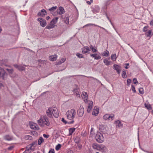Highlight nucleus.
I'll list each match as a JSON object with an SVG mask.
<instances>
[{"mask_svg":"<svg viewBox=\"0 0 153 153\" xmlns=\"http://www.w3.org/2000/svg\"><path fill=\"white\" fill-rule=\"evenodd\" d=\"M57 56L56 55H52L49 57V59L50 60L53 61L56 60Z\"/></svg>","mask_w":153,"mask_h":153,"instance_id":"25","label":"nucleus"},{"mask_svg":"<svg viewBox=\"0 0 153 153\" xmlns=\"http://www.w3.org/2000/svg\"><path fill=\"white\" fill-rule=\"evenodd\" d=\"M133 81L134 83L137 85L138 84V82L137 81V79L136 78H134L133 79Z\"/></svg>","mask_w":153,"mask_h":153,"instance_id":"45","label":"nucleus"},{"mask_svg":"<svg viewBox=\"0 0 153 153\" xmlns=\"http://www.w3.org/2000/svg\"><path fill=\"white\" fill-rule=\"evenodd\" d=\"M90 48L91 50L93 53H96L97 52V48L96 47H93L92 45H91L90 46Z\"/></svg>","mask_w":153,"mask_h":153,"instance_id":"24","label":"nucleus"},{"mask_svg":"<svg viewBox=\"0 0 153 153\" xmlns=\"http://www.w3.org/2000/svg\"><path fill=\"white\" fill-rule=\"evenodd\" d=\"M111 59L113 61H115L116 60V54H114L111 55Z\"/></svg>","mask_w":153,"mask_h":153,"instance_id":"39","label":"nucleus"},{"mask_svg":"<svg viewBox=\"0 0 153 153\" xmlns=\"http://www.w3.org/2000/svg\"><path fill=\"white\" fill-rule=\"evenodd\" d=\"M76 114L75 110L74 109H71L68 111L66 114L67 118L69 120H72L74 118Z\"/></svg>","mask_w":153,"mask_h":153,"instance_id":"2","label":"nucleus"},{"mask_svg":"<svg viewBox=\"0 0 153 153\" xmlns=\"http://www.w3.org/2000/svg\"><path fill=\"white\" fill-rule=\"evenodd\" d=\"M62 63L61 62V61H59L58 62H57L56 63V65H58L62 64Z\"/></svg>","mask_w":153,"mask_h":153,"instance_id":"52","label":"nucleus"},{"mask_svg":"<svg viewBox=\"0 0 153 153\" xmlns=\"http://www.w3.org/2000/svg\"><path fill=\"white\" fill-rule=\"evenodd\" d=\"M82 97L85 103L88 102V94L87 93L83 92L82 94Z\"/></svg>","mask_w":153,"mask_h":153,"instance_id":"10","label":"nucleus"},{"mask_svg":"<svg viewBox=\"0 0 153 153\" xmlns=\"http://www.w3.org/2000/svg\"><path fill=\"white\" fill-rule=\"evenodd\" d=\"M150 24L151 25L153 26V19L150 22Z\"/></svg>","mask_w":153,"mask_h":153,"instance_id":"56","label":"nucleus"},{"mask_svg":"<svg viewBox=\"0 0 153 153\" xmlns=\"http://www.w3.org/2000/svg\"><path fill=\"white\" fill-rule=\"evenodd\" d=\"M90 51V49L89 48V47L88 46H85L82 49V52L83 53H86Z\"/></svg>","mask_w":153,"mask_h":153,"instance_id":"15","label":"nucleus"},{"mask_svg":"<svg viewBox=\"0 0 153 153\" xmlns=\"http://www.w3.org/2000/svg\"><path fill=\"white\" fill-rule=\"evenodd\" d=\"M6 70L10 73V74L12 73L13 71V70L12 69H6Z\"/></svg>","mask_w":153,"mask_h":153,"instance_id":"48","label":"nucleus"},{"mask_svg":"<svg viewBox=\"0 0 153 153\" xmlns=\"http://www.w3.org/2000/svg\"><path fill=\"white\" fill-rule=\"evenodd\" d=\"M103 118L105 120H112L114 118V115H110L109 114H106L103 116Z\"/></svg>","mask_w":153,"mask_h":153,"instance_id":"5","label":"nucleus"},{"mask_svg":"<svg viewBox=\"0 0 153 153\" xmlns=\"http://www.w3.org/2000/svg\"><path fill=\"white\" fill-rule=\"evenodd\" d=\"M52 108V114L55 117H58L59 116V113L57 108L55 107Z\"/></svg>","mask_w":153,"mask_h":153,"instance_id":"4","label":"nucleus"},{"mask_svg":"<svg viewBox=\"0 0 153 153\" xmlns=\"http://www.w3.org/2000/svg\"><path fill=\"white\" fill-rule=\"evenodd\" d=\"M38 124L41 126H49L50 123L49 122L47 117L45 115H42L40 119L37 120Z\"/></svg>","mask_w":153,"mask_h":153,"instance_id":"1","label":"nucleus"},{"mask_svg":"<svg viewBox=\"0 0 153 153\" xmlns=\"http://www.w3.org/2000/svg\"><path fill=\"white\" fill-rule=\"evenodd\" d=\"M99 113V109L97 107H94L93 111V115L96 116Z\"/></svg>","mask_w":153,"mask_h":153,"instance_id":"16","label":"nucleus"},{"mask_svg":"<svg viewBox=\"0 0 153 153\" xmlns=\"http://www.w3.org/2000/svg\"><path fill=\"white\" fill-rule=\"evenodd\" d=\"M126 66H127L128 65H129V64L128 63H126Z\"/></svg>","mask_w":153,"mask_h":153,"instance_id":"64","label":"nucleus"},{"mask_svg":"<svg viewBox=\"0 0 153 153\" xmlns=\"http://www.w3.org/2000/svg\"><path fill=\"white\" fill-rule=\"evenodd\" d=\"M62 121L65 124H66L67 123L68 124H72L74 122V121L72 120L71 121L68 122H67L65 121L64 119L63 118L62 119Z\"/></svg>","mask_w":153,"mask_h":153,"instance_id":"30","label":"nucleus"},{"mask_svg":"<svg viewBox=\"0 0 153 153\" xmlns=\"http://www.w3.org/2000/svg\"><path fill=\"white\" fill-rule=\"evenodd\" d=\"M48 153H54V150L53 149H51L49 152Z\"/></svg>","mask_w":153,"mask_h":153,"instance_id":"49","label":"nucleus"},{"mask_svg":"<svg viewBox=\"0 0 153 153\" xmlns=\"http://www.w3.org/2000/svg\"><path fill=\"white\" fill-rule=\"evenodd\" d=\"M147 28V26H145L143 28V31L144 32H146L147 31V30H146Z\"/></svg>","mask_w":153,"mask_h":153,"instance_id":"53","label":"nucleus"},{"mask_svg":"<svg viewBox=\"0 0 153 153\" xmlns=\"http://www.w3.org/2000/svg\"><path fill=\"white\" fill-rule=\"evenodd\" d=\"M7 76H6L5 77V78H4V79H5L6 78ZM0 78H1L3 79V78H2V77H1V76H0ZM2 86H3V85L2 84L0 83V88H1V87Z\"/></svg>","mask_w":153,"mask_h":153,"instance_id":"55","label":"nucleus"},{"mask_svg":"<svg viewBox=\"0 0 153 153\" xmlns=\"http://www.w3.org/2000/svg\"><path fill=\"white\" fill-rule=\"evenodd\" d=\"M84 109L82 105H80L79 109L77 111V114L79 117H82L83 114Z\"/></svg>","mask_w":153,"mask_h":153,"instance_id":"7","label":"nucleus"},{"mask_svg":"<svg viewBox=\"0 0 153 153\" xmlns=\"http://www.w3.org/2000/svg\"><path fill=\"white\" fill-rule=\"evenodd\" d=\"M44 142V140L43 138L42 137H40L38 141V144L39 145L41 144L42 143Z\"/></svg>","mask_w":153,"mask_h":153,"instance_id":"31","label":"nucleus"},{"mask_svg":"<svg viewBox=\"0 0 153 153\" xmlns=\"http://www.w3.org/2000/svg\"><path fill=\"white\" fill-rule=\"evenodd\" d=\"M127 85L129 86L130 85V83L131 82V80L130 79H128L127 81Z\"/></svg>","mask_w":153,"mask_h":153,"instance_id":"46","label":"nucleus"},{"mask_svg":"<svg viewBox=\"0 0 153 153\" xmlns=\"http://www.w3.org/2000/svg\"><path fill=\"white\" fill-rule=\"evenodd\" d=\"M37 20L40 22V25L42 27H45L46 25V21L42 18H40L38 19Z\"/></svg>","mask_w":153,"mask_h":153,"instance_id":"6","label":"nucleus"},{"mask_svg":"<svg viewBox=\"0 0 153 153\" xmlns=\"http://www.w3.org/2000/svg\"><path fill=\"white\" fill-rule=\"evenodd\" d=\"M4 139L6 140L10 141L13 140V137L10 135H7L4 136Z\"/></svg>","mask_w":153,"mask_h":153,"instance_id":"21","label":"nucleus"},{"mask_svg":"<svg viewBox=\"0 0 153 153\" xmlns=\"http://www.w3.org/2000/svg\"><path fill=\"white\" fill-rule=\"evenodd\" d=\"M55 26V25L53 23L51 22L50 23L49 25H48L46 27V28L48 29H50L52 28H53Z\"/></svg>","mask_w":153,"mask_h":153,"instance_id":"19","label":"nucleus"},{"mask_svg":"<svg viewBox=\"0 0 153 153\" xmlns=\"http://www.w3.org/2000/svg\"><path fill=\"white\" fill-rule=\"evenodd\" d=\"M46 15H47L46 10L44 9H43L38 13L37 15L39 16H43Z\"/></svg>","mask_w":153,"mask_h":153,"instance_id":"11","label":"nucleus"},{"mask_svg":"<svg viewBox=\"0 0 153 153\" xmlns=\"http://www.w3.org/2000/svg\"><path fill=\"white\" fill-rule=\"evenodd\" d=\"M99 145V144L97 143H94L92 147L94 149L98 150Z\"/></svg>","mask_w":153,"mask_h":153,"instance_id":"32","label":"nucleus"},{"mask_svg":"<svg viewBox=\"0 0 153 153\" xmlns=\"http://www.w3.org/2000/svg\"><path fill=\"white\" fill-rule=\"evenodd\" d=\"M145 107L148 109L149 110H151L152 109V107L150 104H144Z\"/></svg>","mask_w":153,"mask_h":153,"instance_id":"27","label":"nucleus"},{"mask_svg":"<svg viewBox=\"0 0 153 153\" xmlns=\"http://www.w3.org/2000/svg\"><path fill=\"white\" fill-rule=\"evenodd\" d=\"M122 77L124 78H126V77L127 76L126 75V73L125 71H122Z\"/></svg>","mask_w":153,"mask_h":153,"instance_id":"40","label":"nucleus"},{"mask_svg":"<svg viewBox=\"0 0 153 153\" xmlns=\"http://www.w3.org/2000/svg\"><path fill=\"white\" fill-rule=\"evenodd\" d=\"M57 8V6L53 7L49 9V10L50 12H53L55 11Z\"/></svg>","mask_w":153,"mask_h":153,"instance_id":"34","label":"nucleus"},{"mask_svg":"<svg viewBox=\"0 0 153 153\" xmlns=\"http://www.w3.org/2000/svg\"><path fill=\"white\" fill-rule=\"evenodd\" d=\"M115 123L116 124L117 127H122L123 126V124L119 120L116 121L115 122Z\"/></svg>","mask_w":153,"mask_h":153,"instance_id":"22","label":"nucleus"},{"mask_svg":"<svg viewBox=\"0 0 153 153\" xmlns=\"http://www.w3.org/2000/svg\"><path fill=\"white\" fill-rule=\"evenodd\" d=\"M103 62L106 65H108L110 64L111 62L108 60L107 59H104L103 60Z\"/></svg>","mask_w":153,"mask_h":153,"instance_id":"29","label":"nucleus"},{"mask_svg":"<svg viewBox=\"0 0 153 153\" xmlns=\"http://www.w3.org/2000/svg\"><path fill=\"white\" fill-rule=\"evenodd\" d=\"M97 27H100V28H101L102 29H103V30H105V29L104 28H103V27H100V26H98V25H97Z\"/></svg>","mask_w":153,"mask_h":153,"instance_id":"59","label":"nucleus"},{"mask_svg":"<svg viewBox=\"0 0 153 153\" xmlns=\"http://www.w3.org/2000/svg\"><path fill=\"white\" fill-rule=\"evenodd\" d=\"M93 103V102L92 101L89 102L87 108V111L88 113H89L92 109Z\"/></svg>","mask_w":153,"mask_h":153,"instance_id":"14","label":"nucleus"},{"mask_svg":"<svg viewBox=\"0 0 153 153\" xmlns=\"http://www.w3.org/2000/svg\"><path fill=\"white\" fill-rule=\"evenodd\" d=\"M30 127L31 129L35 130H39V127L37 124L33 122H31L30 124Z\"/></svg>","mask_w":153,"mask_h":153,"instance_id":"9","label":"nucleus"},{"mask_svg":"<svg viewBox=\"0 0 153 153\" xmlns=\"http://www.w3.org/2000/svg\"><path fill=\"white\" fill-rule=\"evenodd\" d=\"M145 34L147 37L151 38L152 36L153 33H152V30H150L147 32Z\"/></svg>","mask_w":153,"mask_h":153,"instance_id":"20","label":"nucleus"},{"mask_svg":"<svg viewBox=\"0 0 153 153\" xmlns=\"http://www.w3.org/2000/svg\"><path fill=\"white\" fill-rule=\"evenodd\" d=\"M25 138L27 140H31L32 139V136L29 135H26L25 136Z\"/></svg>","mask_w":153,"mask_h":153,"instance_id":"37","label":"nucleus"},{"mask_svg":"<svg viewBox=\"0 0 153 153\" xmlns=\"http://www.w3.org/2000/svg\"><path fill=\"white\" fill-rule=\"evenodd\" d=\"M74 93L75 94V95L78 97H80V95L79 94V92L77 91V89H75L74 91Z\"/></svg>","mask_w":153,"mask_h":153,"instance_id":"35","label":"nucleus"},{"mask_svg":"<svg viewBox=\"0 0 153 153\" xmlns=\"http://www.w3.org/2000/svg\"><path fill=\"white\" fill-rule=\"evenodd\" d=\"M59 11L58 12V13L60 15L62 14L65 13V10L63 7H60L59 8Z\"/></svg>","mask_w":153,"mask_h":153,"instance_id":"23","label":"nucleus"},{"mask_svg":"<svg viewBox=\"0 0 153 153\" xmlns=\"http://www.w3.org/2000/svg\"><path fill=\"white\" fill-rule=\"evenodd\" d=\"M50 18V17L49 16H48L46 17V19L48 20Z\"/></svg>","mask_w":153,"mask_h":153,"instance_id":"60","label":"nucleus"},{"mask_svg":"<svg viewBox=\"0 0 153 153\" xmlns=\"http://www.w3.org/2000/svg\"><path fill=\"white\" fill-rule=\"evenodd\" d=\"M66 60V58H62L61 60V62L62 63L63 62H64Z\"/></svg>","mask_w":153,"mask_h":153,"instance_id":"51","label":"nucleus"},{"mask_svg":"<svg viewBox=\"0 0 153 153\" xmlns=\"http://www.w3.org/2000/svg\"><path fill=\"white\" fill-rule=\"evenodd\" d=\"M106 147L104 145H99L98 150L104 152L106 150Z\"/></svg>","mask_w":153,"mask_h":153,"instance_id":"13","label":"nucleus"},{"mask_svg":"<svg viewBox=\"0 0 153 153\" xmlns=\"http://www.w3.org/2000/svg\"><path fill=\"white\" fill-rule=\"evenodd\" d=\"M58 19V17H56L55 18L53 19L51 22L55 25L57 22Z\"/></svg>","mask_w":153,"mask_h":153,"instance_id":"33","label":"nucleus"},{"mask_svg":"<svg viewBox=\"0 0 153 153\" xmlns=\"http://www.w3.org/2000/svg\"><path fill=\"white\" fill-rule=\"evenodd\" d=\"M86 2H87V3L88 4H91V2L89 1H86Z\"/></svg>","mask_w":153,"mask_h":153,"instance_id":"58","label":"nucleus"},{"mask_svg":"<svg viewBox=\"0 0 153 153\" xmlns=\"http://www.w3.org/2000/svg\"><path fill=\"white\" fill-rule=\"evenodd\" d=\"M95 139L97 142L100 143H102L104 140V138L102 134L100 132H98L97 133Z\"/></svg>","mask_w":153,"mask_h":153,"instance_id":"3","label":"nucleus"},{"mask_svg":"<svg viewBox=\"0 0 153 153\" xmlns=\"http://www.w3.org/2000/svg\"><path fill=\"white\" fill-rule=\"evenodd\" d=\"M114 69L116 70L118 74H120V67L117 65H114Z\"/></svg>","mask_w":153,"mask_h":153,"instance_id":"17","label":"nucleus"},{"mask_svg":"<svg viewBox=\"0 0 153 153\" xmlns=\"http://www.w3.org/2000/svg\"><path fill=\"white\" fill-rule=\"evenodd\" d=\"M95 55H96V54H95V53L91 54H90L91 56V57H94V56H95Z\"/></svg>","mask_w":153,"mask_h":153,"instance_id":"57","label":"nucleus"},{"mask_svg":"<svg viewBox=\"0 0 153 153\" xmlns=\"http://www.w3.org/2000/svg\"><path fill=\"white\" fill-rule=\"evenodd\" d=\"M109 53V51L106 50L102 53V55L103 56H108Z\"/></svg>","mask_w":153,"mask_h":153,"instance_id":"28","label":"nucleus"},{"mask_svg":"<svg viewBox=\"0 0 153 153\" xmlns=\"http://www.w3.org/2000/svg\"><path fill=\"white\" fill-rule=\"evenodd\" d=\"M96 55H95L94 58L95 59H100L101 58V56L97 53H95Z\"/></svg>","mask_w":153,"mask_h":153,"instance_id":"36","label":"nucleus"},{"mask_svg":"<svg viewBox=\"0 0 153 153\" xmlns=\"http://www.w3.org/2000/svg\"><path fill=\"white\" fill-rule=\"evenodd\" d=\"M69 16L68 15H66L64 19V22L65 23L68 25L69 24Z\"/></svg>","mask_w":153,"mask_h":153,"instance_id":"26","label":"nucleus"},{"mask_svg":"<svg viewBox=\"0 0 153 153\" xmlns=\"http://www.w3.org/2000/svg\"><path fill=\"white\" fill-rule=\"evenodd\" d=\"M13 148V147L12 146L8 148V149L9 150H11Z\"/></svg>","mask_w":153,"mask_h":153,"instance_id":"61","label":"nucleus"},{"mask_svg":"<svg viewBox=\"0 0 153 153\" xmlns=\"http://www.w3.org/2000/svg\"><path fill=\"white\" fill-rule=\"evenodd\" d=\"M92 25H94V26H97V25H95V24H86L83 27H84L86 26H91Z\"/></svg>","mask_w":153,"mask_h":153,"instance_id":"42","label":"nucleus"},{"mask_svg":"<svg viewBox=\"0 0 153 153\" xmlns=\"http://www.w3.org/2000/svg\"><path fill=\"white\" fill-rule=\"evenodd\" d=\"M52 108H49L46 111V113L47 115L50 118H52Z\"/></svg>","mask_w":153,"mask_h":153,"instance_id":"12","label":"nucleus"},{"mask_svg":"<svg viewBox=\"0 0 153 153\" xmlns=\"http://www.w3.org/2000/svg\"><path fill=\"white\" fill-rule=\"evenodd\" d=\"M143 151L146 152H147V153H153V152H149V151H148L146 150H144V149H143L142 150Z\"/></svg>","mask_w":153,"mask_h":153,"instance_id":"54","label":"nucleus"},{"mask_svg":"<svg viewBox=\"0 0 153 153\" xmlns=\"http://www.w3.org/2000/svg\"><path fill=\"white\" fill-rule=\"evenodd\" d=\"M139 93L141 94H143L144 93V91L142 88H140L139 89Z\"/></svg>","mask_w":153,"mask_h":153,"instance_id":"41","label":"nucleus"},{"mask_svg":"<svg viewBox=\"0 0 153 153\" xmlns=\"http://www.w3.org/2000/svg\"><path fill=\"white\" fill-rule=\"evenodd\" d=\"M76 55L79 58H82L83 57V55L82 54L78 53L76 54Z\"/></svg>","mask_w":153,"mask_h":153,"instance_id":"44","label":"nucleus"},{"mask_svg":"<svg viewBox=\"0 0 153 153\" xmlns=\"http://www.w3.org/2000/svg\"><path fill=\"white\" fill-rule=\"evenodd\" d=\"M61 147V145L60 144H58L55 147V149L56 150H58Z\"/></svg>","mask_w":153,"mask_h":153,"instance_id":"43","label":"nucleus"},{"mask_svg":"<svg viewBox=\"0 0 153 153\" xmlns=\"http://www.w3.org/2000/svg\"><path fill=\"white\" fill-rule=\"evenodd\" d=\"M36 132L35 131H33L32 133L33 134H36Z\"/></svg>","mask_w":153,"mask_h":153,"instance_id":"63","label":"nucleus"},{"mask_svg":"<svg viewBox=\"0 0 153 153\" xmlns=\"http://www.w3.org/2000/svg\"><path fill=\"white\" fill-rule=\"evenodd\" d=\"M75 128H71L69 129V135H71L75 131Z\"/></svg>","mask_w":153,"mask_h":153,"instance_id":"38","label":"nucleus"},{"mask_svg":"<svg viewBox=\"0 0 153 153\" xmlns=\"http://www.w3.org/2000/svg\"><path fill=\"white\" fill-rule=\"evenodd\" d=\"M14 65L16 68H18L20 71L25 70V67L21 65H18L16 64Z\"/></svg>","mask_w":153,"mask_h":153,"instance_id":"18","label":"nucleus"},{"mask_svg":"<svg viewBox=\"0 0 153 153\" xmlns=\"http://www.w3.org/2000/svg\"><path fill=\"white\" fill-rule=\"evenodd\" d=\"M131 89L132 91H133L134 93H135L136 92V91L135 90V87H134V86L132 85H131Z\"/></svg>","mask_w":153,"mask_h":153,"instance_id":"47","label":"nucleus"},{"mask_svg":"<svg viewBox=\"0 0 153 153\" xmlns=\"http://www.w3.org/2000/svg\"><path fill=\"white\" fill-rule=\"evenodd\" d=\"M0 76L2 77L3 79H4L7 76L6 73L2 68H0Z\"/></svg>","mask_w":153,"mask_h":153,"instance_id":"8","label":"nucleus"},{"mask_svg":"<svg viewBox=\"0 0 153 153\" xmlns=\"http://www.w3.org/2000/svg\"><path fill=\"white\" fill-rule=\"evenodd\" d=\"M29 151L28 150L25 151L23 153H28L27 152Z\"/></svg>","mask_w":153,"mask_h":153,"instance_id":"62","label":"nucleus"},{"mask_svg":"<svg viewBox=\"0 0 153 153\" xmlns=\"http://www.w3.org/2000/svg\"><path fill=\"white\" fill-rule=\"evenodd\" d=\"M43 136L45 138H48L49 137L50 135L48 134H43Z\"/></svg>","mask_w":153,"mask_h":153,"instance_id":"50","label":"nucleus"}]
</instances>
